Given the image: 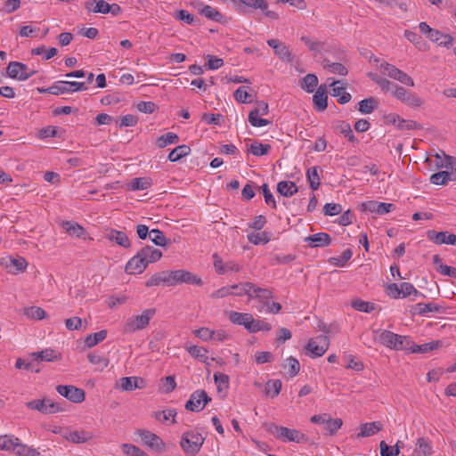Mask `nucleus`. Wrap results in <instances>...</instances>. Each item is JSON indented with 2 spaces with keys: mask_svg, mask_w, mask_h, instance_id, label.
Returning a JSON list of instances; mask_svg holds the SVG:
<instances>
[{
  "mask_svg": "<svg viewBox=\"0 0 456 456\" xmlns=\"http://www.w3.org/2000/svg\"><path fill=\"white\" fill-rule=\"evenodd\" d=\"M340 81H333L331 83V95L334 97H338V102L340 104H346L350 102L352 96L349 93L346 92V88L344 86H337Z\"/></svg>",
  "mask_w": 456,
  "mask_h": 456,
  "instance_id": "29",
  "label": "nucleus"
},
{
  "mask_svg": "<svg viewBox=\"0 0 456 456\" xmlns=\"http://www.w3.org/2000/svg\"><path fill=\"white\" fill-rule=\"evenodd\" d=\"M109 6L110 4H108L104 0H89L85 3V8L88 12H93L96 13H109V10L110 9Z\"/></svg>",
  "mask_w": 456,
  "mask_h": 456,
  "instance_id": "28",
  "label": "nucleus"
},
{
  "mask_svg": "<svg viewBox=\"0 0 456 456\" xmlns=\"http://www.w3.org/2000/svg\"><path fill=\"white\" fill-rule=\"evenodd\" d=\"M264 427L268 433L284 442L303 443L308 441V437L297 429L277 426L274 423H265Z\"/></svg>",
  "mask_w": 456,
  "mask_h": 456,
  "instance_id": "1",
  "label": "nucleus"
},
{
  "mask_svg": "<svg viewBox=\"0 0 456 456\" xmlns=\"http://www.w3.org/2000/svg\"><path fill=\"white\" fill-rule=\"evenodd\" d=\"M398 338L397 334L389 330H383L379 337V341L383 346L393 349V345L396 343Z\"/></svg>",
  "mask_w": 456,
  "mask_h": 456,
  "instance_id": "42",
  "label": "nucleus"
},
{
  "mask_svg": "<svg viewBox=\"0 0 456 456\" xmlns=\"http://www.w3.org/2000/svg\"><path fill=\"white\" fill-rule=\"evenodd\" d=\"M117 386L122 391H133L145 387L146 381L141 377H123L118 379Z\"/></svg>",
  "mask_w": 456,
  "mask_h": 456,
  "instance_id": "16",
  "label": "nucleus"
},
{
  "mask_svg": "<svg viewBox=\"0 0 456 456\" xmlns=\"http://www.w3.org/2000/svg\"><path fill=\"white\" fill-rule=\"evenodd\" d=\"M190 152L191 148L188 145H179L170 151V153L168 154V159L171 162H175L180 160L182 158L189 155Z\"/></svg>",
  "mask_w": 456,
  "mask_h": 456,
  "instance_id": "37",
  "label": "nucleus"
},
{
  "mask_svg": "<svg viewBox=\"0 0 456 456\" xmlns=\"http://www.w3.org/2000/svg\"><path fill=\"white\" fill-rule=\"evenodd\" d=\"M379 102L374 97L363 99L358 103V110L362 114H370L377 110Z\"/></svg>",
  "mask_w": 456,
  "mask_h": 456,
  "instance_id": "32",
  "label": "nucleus"
},
{
  "mask_svg": "<svg viewBox=\"0 0 456 456\" xmlns=\"http://www.w3.org/2000/svg\"><path fill=\"white\" fill-rule=\"evenodd\" d=\"M14 452L19 456H38L40 454L36 449L21 444L20 440Z\"/></svg>",
  "mask_w": 456,
  "mask_h": 456,
  "instance_id": "61",
  "label": "nucleus"
},
{
  "mask_svg": "<svg viewBox=\"0 0 456 456\" xmlns=\"http://www.w3.org/2000/svg\"><path fill=\"white\" fill-rule=\"evenodd\" d=\"M328 95L326 85H321L313 96L314 105L316 110L324 111L328 107Z\"/></svg>",
  "mask_w": 456,
  "mask_h": 456,
  "instance_id": "20",
  "label": "nucleus"
},
{
  "mask_svg": "<svg viewBox=\"0 0 456 456\" xmlns=\"http://www.w3.org/2000/svg\"><path fill=\"white\" fill-rule=\"evenodd\" d=\"M383 425L379 421L365 423L361 426V431L357 434L358 437H367L375 435L380 431Z\"/></svg>",
  "mask_w": 456,
  "mask_h": 456,
  "instance_id": "31",
  "label": "nucleus"
},
{
  "mask_svg": "<svg viewBox=\"0 0 456 456\" xmlns=\"http://www.w3.org/2000/svg\"><path fill=\"white\" fill-rule=\"evenodd\" d=\"M147 268L145 260L137 252L126 265L125 271L127 274H140Z\"/></svg>",
  "mask_w": 456,
  "mask_h": 456,
  "instance_id": "19",
  "label": "nucleus"
},
{
  "mask_svg": "<svg viewBox=\"0 0 456 456\" xmlns=\"http://www.w3.org/2000/svg\"><path fill=\"white\" fill-rule=\"evenodd\" d=\"M430 182L436 185H446L449 182L448 170L431 175Z\"/></svg>",
  "mask_w": 456,
  "mask_h": 456,
  "instance_id": "64",
  "label": "nucleus"
},
{
  "mask_svg": "<svg viewBox=\"0 0 456 456\" xmlns=\"http://www.w3.org/2000/svg\"><path fill=\"white\" fill-rule=\"evenodd\" d=\"M24 314L31 319L42 320L47 317L46 312L38 306H30L24 309Z\"/></svg>",
  "mask_w": 456,
  "mask_h": 456,
  "instance_id": "56",
  "label": "nucleus"
},
{
  "mask_svg": "<svg viewBox=\"0 0 456 456\" xmlns=\"http://www.w3.org/2000/svg\"><path fill=\"white\" fill-rule=\"evenodd\" d=\"M446 162L445 164H436L437 167H445L448 171L449 181H456V159L452 157L445 155Z\"/></svg>",
  "mask_w": 456,
  "mask_h": 456,
  "instance_id": "54",
  "label": "nucleus"
},
{
  "mask_svg": "<svg viewBox=\"0 0 456 456\" xmlns=\"http://www.w3.org/2000/svg\"><path fill=\"white\" fill-rule=\"evenodd\" d=\"M436 33L438 34L436 36V39H435V37H433V38H429V40L436 43L440 46H444L446 48H450L452 45L453 37L451 35L444 34L437 29H436Z\"/></svg>",
  "mask_w": 456,
  "mask_h": 456,
  "instance_id": "55",
  "label": "nucleus"
},
{
  "mask_svg": "<svg viewBox=\"0 0 456 456\" xmlns=\"http://www.w3.org/2000/svg\"><path fill=\"white\" fill-rule=\"evenodd\" d=\"M234 99L241 103H249L252 102L251 95L248 93L246 86H240L233 93Z\"/></svg>",
  "mask_w": 456,
  "mask_h": 456,
  "instance_id": "63",
  "label": "nucleus"
},
{
  "mask_svg": "<svg viewBox=\"0 0 456 456\" xmlns=\"http://www.w3.org/2000/svg\"><path fill=\"white\" fill-rule=\"evenodd\" d=\"M440 308L438 305L433 303H419L413 307V314L424 315L428 313H437L440 311Z\"/></svg>",
  "mask_w": 456,
  "mask_h": 456,
  "instance_id": "36",
  "label": "nucleus"
},
{
  "mask_svg": "<svg viewBox=\"0 0 456 456\" xmlns=\"http://www.w3.org/2000/svg\"><path fill=\"white\" fill-rule=\"evenodd\" d=\"M56 391L61 396L75 403H82L86 399L85 391L71 385H59L56 387Z\"/></svg>",
  "mask_w": 456,
  "mask_h": 456,
  "instance_id": "9",
  "label": "nucleus"
},
{
  "mask_svg": "<svg viewBox=\"0 0 456 456\" xmlns=\"http://www.w3.org/2000/svg\"><path fill=\"white\" fill-rule=\"evenodd\" d=\"M343 420L340 418L333 419L331 417L329 418V419L326 422V425L324 427V429L326 431L327 436H335L338 432V430L342 427Z\"/></svg>",
  "mask_w": 456,
  "mask_h": 456,
  "instance_id": "41",
  "label": "nucleus"
},
{
  "mask_svg": "<svg viewBox=\"0 0 456 456\" xmlns=\"http://www.w3.org/2000/svg\"><path fill=\"white\" fill-rule=\"evenodd\" d=\"M267 44L271 46L274 53L282 61H286L287 62L293 61V56L289 47L282 42L277 39H269L267 40Z\"/></svg>",
  "mask_w": 456,
  "mask_h": 456,
  "instance_id": "17",
  "label": "nucleus"
},
{
  "mask_svg": "<svg viewBox=\"0 0 456 456\" xmlns=\"http://www.w3.org/2000/svg\"><path fill=\"white\" fill-rule=\"evenodd\" d=\"M121 449L126 456H148L144 451L132 444H122Z\"/></svg>",
  "mask_w": 456,
  "mask_h": 456,
  "instance_id": "59",
  "label": "nucleus"
},
{
  "mask_svg": "<svg viewBox=\"0 0 456 456\" xmlns=\"http://www.w3.org/2000/svg\"><path fill=\"white\" fill-rule=\"evenodd\" d=\"M173 271H161L154 273L147 281V287L159 286L160 284H166L167 286H173L172 281Z\"/></svg>",
  "mask_w": 456,
  "mask_h": 456,
  "instance_id": "18",
  "label": "nucleus"
},
{
  "mask_svg": "<svg viewBox=\"0 0 456 456\" xmlns=\"http://www.w3.org/2000/svg\"><path fill=\"white\" fill-rule=\"evenodd\" d=\"M271 151L270 144H264L258 142H254L250 144L248 151H250L254 156L260 157L264 155H267Z\"/></svg>",
  "mask_w": 456,
  "mask_h": 456,
  "instance_id": "49",
  "label": "nucleus"
},
{
  "mask_svg": "<svg viewBox=\"0 0 456 456\" xmlns=\"http://www.w3.org/2000/svg\"><path fill=\"white\" fill-rule=\"evenodd\" d=\"M269 111L268 104L265 102H257V106L248 114V122L255 127L265 126L272 123V121L258 118L259 115H267Z\"/></svg>",
  "mask_w": 456,
  "mask_h": 456,
  "instance_id": "10",
  "label": "nucleus"
},
{
  "mask_svg": "<svg viewBox=\"0 0 456 456\" xmlns=\"http://www.w3.org/2000/svg\"><path fill=\"white\" fill-rule=\"evenodd\" d=\"M31 356H33L37 362H54L61 359V354L52 348H45L40 352H34L31 354Z\"/></svg>",
  "mask_w": 456,
  "mask_h": 456,
  "instance_id": "25",
  "label": "nucleus"
},
{
  "mask_svg": "<svg viewBox=\"0 0 456 456\" xmlns=\"http://www.w3.org/2000/svg\"><path fill=\"white\" fill-rule=\"evenodd\" d=\"M172 281L173 286L183 283L196 286L203 285V281L200 277L183 269L173 271Z\"/></svg>",
  "mask_w": 456,
  "mask_h": 456,
  "instance_id": "8",
  "label": "nucleus"
},
{
  "mask_svg": "<svg viewBox=\"0 0 456 456\" xmlns=\"http://www.w3.org/2000/svg\"><path fill=\"white\" fill-rule=\"evenodd\" d=\"M19 438L13 436H0V450L15 452Z\"/></svg>",
  "mask_w": 456,
  "mask_h": 456,
  "instance_id": "34",
  "label": "nucleus"
},
{
  "mask_svg": "<svg viewBox=\"0 0 456 456\" xmlns=\"http://www.w3.org/2000/svg\"><path fill=\"white\" fill-rule=\"evenodd\" d=\"M136 434L141 437L142 441L151 449L155 450L157 452L165 451V443L156 434L145 429H139L136 431Z\"/></svg>",
  "mask_w": 456,
  "mask_h": 456,
  "instance_id": "12",
  "label": "nucleus"
},
{
  "mask_svg": "<svg viewBox=\"0 0 456 456\" xmlns=\"http://www.w3.org/2000/svg\"><path fill=\"white\" fill-rule=\"evenodd\" d=\"M238 285H240V288L238 289H233L234 296L241 297L244 295H247L248 297V300L253 298V288H255V284L252 282H240Z\"/></svg>",
  "mask_w": 456,
  "mask_h": 456,
  "instance_id": "48",
  "label": "nucleus"
},
{
  "mask_svg": "<svg viewBox=\"0 0 456 456\" xmlns=\"http://www.w3.org/2000/svg\"><path fill=\"white\" fill-rule=\"evenodd\" d=\"M318 167H313L306 172V176L313 191H316L320 186V176L318 174Z\"/></svg>",
  "mask_w": 456,
  "mask_h": 456,
  "instance_id": "57",
  "label": "nucleus"
},
{
  "mask_svg": "<svg viewBox=\"0 0 456 456\" xmlns=\"http://www.w3.org/2000/svg\"><path fill=\"white\" fill-rule=\"evenodd\" d=\"M26 406L43 414H53L62 411L58 403H54L48 398L29 401L26 403Z\"/></svg>",
  "mask_w": 456,
  "mask_h": 456,
  "instance_id": "6",
  "label": "nucleus"
},
{
  "mask_svg": "<svg viewBox=\"0 0 456 456\" xmlns=\"http://www.w3.org/2000/svg\"><path fill=\"white\" fill-rule=\"evenodd\" d=\"M204 442L205 437L201 434L186 431L182 435L180 446L186 454L195 456L200 451Z\"/></svg>",
  "mask_w": 456,
  "mask_h": 456,
  "instance_id": "3",
  "label": "nucleus"
},
{
  "mask_svg": "<svg viewBox=\"0 0 456 456\" xmlns=\"http://www.w3.org/2000/svg\"><path fill=\"white\" fill-rule=\"evenodd\" d=\"M416 452L421 453L423 456H429L432 453V447L430 442L423 437L417 440Z\"/></svg>",
  "mask_w": 456,
  "mask_h": 456,
  "instance_id": "60",
  "label": "nucleus"
},
{
  "mask_svg": "<svg viewBox=\"0 0 456 456\" xmlns=\"http://www.w3.org/2000/svg\"><path fill=\"white\" fill-rule=\"evenodd\" d=\"M281 387L282 384L280 379H271L265 385V393L266 395L274 398L280 394Z\"/></svg>",
  "mask_w": 456,
  "mask_h": 456,
  "instance_id": "39",
  "label": "nucleus"
},
{
  "mask_svg": "<svg viewBox=\"0 0 456 456\" xmlns=\"http://www.w3.org/2000/svg\"><path fill=\"white\" fill-rule=\"evenodd\" d=\"M323 68L329 69L333 74H338L340 76H346L347 74V69L342 63L339 62H330L329 60H323Z\"/></svg>",
  "mask_w": 456,
  "mask_h": 456,
  "instance_id": "44",
  "label": "nucleus"
},
{
  "mask_svg": "<svg viewBox=\"0 0 456 456\" xmlns=\"http://www.w3.org/2000/svg\"><path fill=\"white\" fill-rule=\"evenodd\" d=\"M214 380L218 393L229 388L230 379L228 375L222 372H216L214 374Z\"/></svg>",
  "mask_w": 456,
  "mask_h": 456,
  "instance_id": "51",
  "label": "nucleus"
},
{
  "mask_svg": "<svg viewBox=\"0 0 456 456\" xmlns=\"http://www.w3.org/2000/svg\"><path fill=\"white\" fill-rule=\"evenodd\" d=\"M351 306L359 312L370 313L375 309V304L363 301L360 298L354 299L351 302Z\"/></svg>",
  "mask_w": 456,
  "mask_h": 456,
  "instance_id": "52",
  "label": "nucleus"
},
{
  "mask_svg": "<svg viewBox=\"0 0 456 456\" xmlns=\"http://www.w3.org/2000/svg\"><path fill=\"white\" fill-rule=\"evenodd\" d=\"M396 343L393 345L394 350H404L411 353V348L413 346L412 341L407 336H402L397 334Z\"/></svg>",
  "mask_w": 456,
  "mask_h": 456,
  "instance_id": "58",
  "label": "nucleus"
},
{
  "mask_svg": "<svg viewBox=\"0 0 456 456\" xmlns=\"http://www.w3.org/2000/svg\"><path fill=\"white\" fill-rule=\"evenodd\" d=\"M329 348V338L327 336L321 335L315 338L309 339L305 349L311 353V357H320L325 354Z\"/></svg>",
  "mask_w": 456,
  "mask_h": 456,
  "instance_id": "11",
  "label": "nucleus"
},
{
  "mask_svg": "<svg viewBox=\"0 0 456 456\" xmlns=\"http://www.w3.org/2000/svg\"><path fill=\"white\" fill-rule=\"evenodd\" d=\"M287 363H285L283 365V368L286 369L287 367L289 368V375L290 378H293L295 377L296 375L298 374L299 370H300V363L295 358V357H289L287 360H286Z\"/></svg>",
  "mask_w": 456,
  "mask_h": 456,
  "instance_id": "62",
  "label": "nucleus"
},
{
  "mask_svg": "<svg viewBox=\"0 0 456 456\" xmlns=\"http://www.w3.org/2000/svg\"><path fill=\"white\" fill-rule=\"evenodd\" d=\"M152 184V181L149 177H137L134 178L130 183L129 188L132 191L146 190Z\"/></svg>",
  "mask_w": 456,
  "mask_h": 456,
  "instance_id": "45",
  "label": "nucleus"
},
{
  "mask_svg": "<svg viewBox=\"0 0 456 456\" xmlns=\"http://www.w3.org/2000/svg\"><path fill=\"white\" fill-rule=\"evenodd\" d=\"M353 256V252L350 248H347L346 250L343 251V253L341 254V256H337V257H330L329 259V262L335 265V266H338V267H342L344 266L347 261L350 260V258L352 257Z\"/></svg>",
  "mask_w": 456,
  "mask_h": 456,
  "instance_id": "53",
  "label": "nucleus"
},
{
  "mask_svg": "<svg viewBox=\"0 0 456 456\" xmlns=\"http://www.w3.org/2000/svg\"><path fill=\"white\" fill-rule=\"evenodd\" d=\"M188 352L192 357L209 365V362H208V357L207 355L208 353V349L198 346H191L188 348Z\"/></svg>",
  "mask_w": 456,
  "mask_h": 456,
  "instance_id": "40",
  "label": "nucleus"
},
{
  "mask_svg": "<svg viewBox=\"0 0 456 456\" xmlns=\"http://www.w3.org/2000/svg\"><path fill=\"white\" fill-rule=\"evenodd\" d=\"M199 12L200 15L206 17L210 20H214L220 23L225 22L224 15L221 13L217 9L210 5H203Z\"/></svg>",
  "mask_w": 456,
  "mask_h": 456,
  "instance_id": "27",
  "label": "nucleus"
},
{
  "mask_svg": "<svg viewBox=\"0 0 456 456\" xmlns=\"http://www.w3.org/2000/svg\"><path fill=\"white\" fill-rule=\"evenodd\" d=\"M211 401L205 390L194 391L185 403V409L190 411L199 412Z\"/></svg>",
  "mask_w": 456,
  "mask_h": 456,
  "instance_id": "7",
  "label": "nucleus"
},
{
  "mask_svg": "<svg viewBox=\"0 0 456 456\" xmlns=\"http://www.w3.org/2000/svg\"><path fill=\"white\" fill-rule=\"evenodd\" d=\"M37 72L35 69H29L26 64L20 61H11L6 68V75L20 81L28 79Z\"/></svg>",
  "mask_w": 456,
  "mask_h": 456,
  "instance_id": "4",
  "label": "nucleus"
},
{
  "mask_svg": "<svg viewBox=\"0 0 456 456\" xmlns=\"http://www.w3.org/2000/svg\"><path fill=\"white\" fill-rule=\"evenodd\" d=\"M107 337V330H102L98 332L89 334L85 338V344L87 347L91 348L100 342L103 341Z\"/></svg>",
  "mask_w": 456,
  "mask_h": 456,
  "instance_id": "38",
  "label": "nucleus"
},
{
  "mask_svg": "<svg viewBox=\"0 0 456 456\" xmlns=\"http://www.w3.org/2000/svg\"><path fill=\"white\" fill-rule=\"evenodd\" d=\"M138 253L145 260L147 265L159 261L162 257V252L159 249L149 245L142 247Z\"/></svg>",
  "mask_w": 456,
  "mask_h": 456,
  "instance_id": "21",
  "label": "nucleus"
},
{
  "mask_svg": "<svg viewBox=\"0 0 456 456\" xmlns=\"http://www.w3.org/2000/svg\"><path fill=\"white\" fill-rule=\"evenodd\" d=\"M428 239L436 245L448 244L456 245V235L448 232H436L428 230L427 232Z\"/></svg>",
  "mask_w": 456,
  "mask_h": 456,
  "instance_id": "14",
  "label": "nucleus"
},
{
  "mask_svg": "<svg viewBox=\"0 0 456 456\" xmlns=\"http://www.w3.org/2000/svg\"><path fill=\"white\" fill-rule=\"evenodd\" d=\"M253 298L258 299L260 303L263 305L265 302L268 301V299L273 297V292L271 289L266 288H260L255 285L253 288Z\"/></svg>",
  "mask_w": 456,
  "mask_h": 456,
  "instance_id": "43",
  "label": "nucleus"
},
{
  "mask_svg": "<svg viewBox=\"0 0 456 456\" xmlns=\"http://www.w3.org/2000/svg\"><path fill=\"white\" fill-rule=\"evenodd\" d=\"M298 191L297 184L292 181H281L277 184V191L283 197H291Z\"/></svg>",
  "mask_w": 456,
  "mask_h": 456,
  "instance_id": "30",
  "label": "nucleus"
},
{
  "mask_svg": "<svg viewBox=\"0 0 456 456\" xmlns=\"http://www.w3.org/2000/svg\"><path fill=\"white\" fill-rule=\"evenodd\" d=\"M227 314L231 322L243 326L250 333L254 322V317L251 314L230 311Z\"/></svg>",
  "mask_w": 456,
  "mask_h": 456,
  "instance_id": "15",
  "label": "nucleus"
},
{
  "mask_svg": "<svg viewBox=\"0 0 456 456\" xmlns=\"http://www.w3.org/2000/svg\"><path fill=\"white\" fill-rule=\"evenodd\" d=\"M62 228L70 236L84 240L87 238L88 234L86 229L76 222L65 221L62 223Z\"/></svg>",
  "mask_w": 456,
  "mask_h": 456,
  "instance_id": "22",
  "label": "nucleus"
},
{
  "mask_svg": "<svg viewBox=\"0 0 456 456\" xmlns=\"http://www.w3.org/2000/svg\"><path fill=\"white\" fill-rule=\"evenodd\" d=\"M318 85V78L314 74H307L301 81V88L307 93H313Z\"/></svg>",
  "mask_w": 456,
  "mask_h": 456,
  "instance_id": "47",
  "label": "nucleus"
},
{
  "mask_svg": "<svg viewBox=\"0 0 456 456\" xmlns=\"http://www.w3.org/2000/svg\"><path fill=\"white\" fill-rule=\"evenodd\" d=\"M248 240L254 245L266 244L271 240V234L265 231L257 233L252 232L248 235Z\"/></svg>",
  "mask_w": 456,
  "mask_h": 456,
  "instance_id": "46",
  "label": "nucleus"
},
{
  "mask_svg": "<svg viewBox=\"0 0 456 456\" xmlns=\"http://www.w3.org/2000/svg\"><path fill=\"white\" fill-rule=\"evenodd\" d=\"M155 314V308H148L142 311V313L139 315L131 316L124 324L123 333L132 334L147 328L150 324V321L154 317Z\"/></svg>",
  "mask_w": 456,
  "mask_h": 456,
  "instance_id": "2",
  "label": "nucleus"
},
{
  "mask_svg": "<svg viewBox=\"0 0 456 456\" xmlns=\"http://www.w3.org/2000/svg\"><path fill=\"white\" fill-rule=\"evenodd\" d=\"M179 141V137L176 134L168 132L157 139V145L159 148H165L168 144L176 143Z\"/></svg>",
  "mask_w": 456,
  "mask_h": 456,
  "instance_id": "50",
  "label": "nucleus"
},
{
  "mask_svg": "<svg viewBox=\"0 0 456 456\" xmlns=\"http://www.w3.org/2000/svg\"><path fill=\"white\" fill-rule=\"evenodd\" d=\"M150 239L157 246L168 247L171 244V240L159 229H152L150 232Z\"/></svg>",
  "mask_w": 456,
  "mask_h": 456,
  "instance_id": "33",
  "label": "nucleus"
},
{
  "mask_svg": "<svg viewBox=\"0 0 456 456\" xmlns=\"http://www.w3.org/2000/svg\"><path fill=\"white\" fill-rule=\"evenodd\" d=\"M395 209V206L392 203L378 202L370 200L361 204V210L379 215H385Z\"/></svg>",
  "mask_w": 456,
  "mask_h": 456,
  "instance_id": "13",
  "label": "nucleus"
},
{
  "mask_svg": "<svg viewBox=\"0 0 456 456\" xmlns=\"http://www.w3.org/2000/svg\"><path fill=\"white\" fill-rule=\"evenodd\" d=\"M87 87L84 82L59 81L48 87V93L53 95H60L65 93L85 91Z\"/></svg>",
  "mask_w": 456,
  "mask_h": 456,
  "instance_id": "5",
  "label": "nucleus"
},
{
  "mask_svg": "<svg viewBox=\"0 0 456 456\" xmlns=\"http://www.w3.org/2000/svg\"><path fill=\"white\" fill-rule=\"evenodd\" d=\"M441 346H442V342L440 340L431 341L429 343H426L423 345L413 344V346L411 348V353L424 354V353L431 352L435 349H437Z\"/></svg>",
  "mask_w": 456,
  "mask_h": 456,
  "instance_id": "35",
  "label": "nucleus"
},
{
  "mask_svg": "<svg viewBox=\"0 0 456 456\" xmlns=\"http://www.w3.org/2000/svg\"><path fill=\"white\" fill-rule=\"evenodd\" d=\"M105 237L109 240L115 241L118 245L122 246L126 248L131 247L130 240L124 232L112 229L109 233L105 235Z\"/></svg>",
  "mask_w": 456,
  "mask_h": 456,
  "instance_id": "26",
  "label": "nucleus"
},
{
  "mask_svg": "<svg viewBox=\"0 0 456 456\" xmlns=\"http://www.w3.org/2000/svg\"><path fill=\"white\" fill-rule=\"evenodd\" d=\"M64 438L74 444H83L91 440L94 436L91 432L86 430H75L65 434Z\"/></svg>",
  "mask_w": 456,
  "mask_h": 456,
  "instance_id": "24",
  "label": "nucleus"
},
{
  "mask_svg": "<svg viewBox=\"0 0 456 456\" xmlns=\"http://www.w3.org/2000/svg\"><path fill=\"white\" fill-rule=\"evenodd\" d=\"M305 241L312 248L326 247L330 244V236L326 232H318L305 238Z\"/></svg>",
  "mask_w": 456,
  "mask_h": 456,
  "instance_id": "23",
  "label": "nucleus"
}]
</instances>
